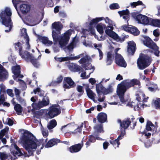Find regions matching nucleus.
<instances>
[{"label":"nucleus","instance_id":"obj_1","mask_svg":"<svg viewBox=\"0 0 160 160\" xmlns=\"http://www.w3.org/2000/svg\"><path fill=\"white\" fill-rule=\"evenodd\" d=\"M21 142L23 147L28 152L29 157L32 154L33 152L37 148H39L42 144L41 142L38 141L33 135L31 134L24 135L21 139Z\"/></svg>","mask_w":160,"mask_h":160},{"label":"nucleus","instance_id":"obj_2","mask_svg":"<svg viewBox=\"0 0 160 160\" xmlns=\"http://www.w3.org/2000/svg\"><path fill=\"white\" fill-rule=\"evenodd\" d=\"M104 19L106 23L108 24V26H107L105 30L106 34L108 36L118 42H122L124 40V38H120L112 30L113 29V26L115 25L114 23L108 18H104L103 17H99L93 19L90 22V25H91L94 23H97Z\"/></svg>","mask_w":160,"mask_h":160},{"label":"nucleus","instance_id":"obj_3","mask_svg":"<svg viewBox=\"0 0 160 160\" xmlns=\"http://www.w3.org/2000/svg\"><path fill=\"white\" fill-rule=\"evenodd\" d=\"M140 82L137 79H134L130 82H126L118 84L117 88V93L119 96L120 100L122 103L126 102V101L124 100L123 97L124 93L126 88L132 86L134 85H139Z\"/></svg>","mask_w":160,"mask_h":160},{"label":"nucleus","instance_id":"obj_4","mask_svg":"<svg viewBox=\"0 0 160 160\" xmlns=\"http://www.w3.org/2000/svg\"><path fill=\"white\" fill-rule=\"evenodd\" d=\"M10 150L11 155L8 154L5 152H0V159L1 160H5L7 159L14 160L17 158V156H21L23 154L21 150L15 144L11 145Z\"/></svg>","mask_w":160,"mask_h":160},{"label":"nucleus","instance_id":"obj_5","mask_svg":"<svg viewBox=\"0 0 160 160\" xmlns=\"http://www.w3.org/2000/svg\"><path fill=\"white\" fill-rule=\"evenodd\" d=\"M11 15L12 12L10 8H6L0 13V22L2 24L9 28L8 30H5L7 32L9 31L12 28V25L11 18Z\"/></svg>","mask_w":160,"mask_h":160},{"label":"nucleus","instance_id":"obj_6","mask_svg":"<svg viewBox=\"0 0 160 160\" xmlns=\"http://www.w3.org/2000/svg\"><path fill=\"white\" fill-rule=\"evenodd\" d=\"M32 102L31 106L32 108L31 111L33 113H35L36 110H39L48 105L49 103V100L48 97H44L42 100L38 99L36 96L32 97L30 99Z\"/></svg>","mask_w":160,"mask_h":160},{"label":"nucleus","instance_id":"obj_7","mask_svg":"<svg viewBox=\"0 0 160 160\" xmlns=\"http://www.w3.org/2000/svg\"><path fill=\"white\" fill-rule=\"evenodd\" d=\"M151 53L152 52L146 50L143 53L141 54L137 62L140 69H143L149 65L152 59L149 55H151Z\"/></svg>","mask_w":160,"mask_h":160},{"label":"nucleus","instance_id":"obj_8","mask_svg":"<svg viewBox=\"0 0 160 160\" xmlns=\"http://www.w3.org/2000/svg\"><path fill=\"white\" fill-rule=\"evenodd\" d=\"M144 44L147 47L151 48L154 51L155 55L157 57L159 56L160 52L158 50L159 47L149 38H147L144 41Z\"/></svg>","mask_w":160,"mask_h":160},{"label":"nucleus","instance_id":"obj_9","mask_svg":"<svg viewBox=\"0 0 160 160\" xmlns=\"http://www.w3.org/2000/svg\"><path fill=\"white\" fill-rule=\"evenodd\" d=\"M73 32V30H69L67 31L62 36L60 37L59 42L61 47L66 46L67 44L69 39L70 36Z\"/></svg>","mask_w":160,"mask_h":160},{"label":"nucleus","instance_id":"obj_10","mask_svg":"<svg viewBox=\"0 0 160 160\" xmlns=\"http://www.w3.org/2000/svg\"><path fill=\"white\" fill-rule=\"evenodd\" d=\"M60 113V106L57 105H54L50 107L48 113L50 118H52L59 114Z\"/></svg>","mask_w":160,"mask_h":160},{"label":"nucleus","instance_id":"obj_11","mask_svg":"<svg viewBox=\"0 0 160 160\" xmlns=\"http://www.w3.org/2000/svg\"><path fill=\"white\" fill-rule=\"evenodd\" d=\"M136 20L139 23L144 25H150L151 18L142 14L137 15L136 18Z\"/></svg>","mask_w":160,"mask_h":160},{"label":"nucleus","instance_id":"obj_12","mask_svg":"<svg viewBox=\"0 0 160 160\" xmlns=\"http://www.w3.org/2000/svg\"><path fill=\"white\" fill-rule=\"evenodd\" d=\"M76 84L72 78L69 77H66L64 79L63 84V88L65 89H69L75 87Z\"/></svg>","mask_w":160,"mask_h":160},{"label":"nucleus","instance_id":"obj_13","mask_svg":"<svg viewBox=\"0 0 160 160\" xmlns=\"http://www.w3.org/2000/svg\"><path fill=\"white\" fill-rule=\"evenodd\" d=\"M110 51L108 52L107 53V62H109L108 63V65H109L111 63V61L114 58V54L116 55L117 52L120 49V48H118L115 50L112 46H110L109 48Z\"/></svg>","mask_w":160,"mask_h":160},{"label":"nucleus","instance_id":"obj_14","mask_svg":"<svg viewBox=\"0 0 160 160\" xmlns=\"http://www.w3.org/2000/svg\"><path fill=\"white\" fill-rule=\"evenodd\" d=\"M21 57L24 58L27 60H30L31 62L35 66L37 67V62L36 59H34V58L30 55L28 52H25L24 53L22 52V55H20Z\"/></svg>","mask_w":160,"mask_h":160},{"label":"nucleus","instance_id":"obj_15","mask_svg":"<svg viewBox=\"0 0 160 160\" xmlns=\"http://www.w3.org/2000/svg\"><path fill=\"white\" fill-rule=\"evenodd\" d=\"M21 57L24 58L27 60H30L31 62L35 66L37 67V62L36 59H34V58L30 55L28 52H25L24 53L22 52V55H20Z\"/></svg>","mask_w":160,"mask_h":160},{"label":"nucleus","instance_id":"obj_16","mask_svg":"<svg viewBox=\"0 0 160 160\" xmlns=\"http://www.w3.org/2000/svg\"><path fill=\"white\" fill-rule=\"evenodd\" d=\"M81 58V59L79 61V62L82 64L86 63L89 60V57L86 54H81L77 55L72 58L73 60H77Z\"/></svg>","mask_w":160,"mask_h":160},{"label":"nucleus","instance_id":"obj_17","mask_svg":"<svg viewBox=\"0 0 160 160\" xmlns=\"http://www.w3.org/2000/svg\"><path fill=\"white\" fill-rule=\"evenodd\" d=\"M116 63L118 65L123 67H126L127 64L123 57L120 54H116L115 56Z\"/></svg>","mask_w":160,"mask_h":160},{"label":"nucleus","instance_id":"obj_18","mask_svg":"<svg viewBox=\"0 0 160 160\" xmlns=\"http://www.w3.org/2000/svg\"><path fill=\"white\" fill-rule=\"evenodd\" d=\"M127 43L128 52L130 54H133L136 49V43L132 41H128Z\"/></svg>","mask_w":160,"mask_h":160},{"label":"nucleus","instance_id":"obj_19","mask_svg":"<svg viewBox=\"0 0 160 160\" xmlns=\"http://www.w3.org/2000/svg\"><path fill=\"white\" fill-rule=\"evenodd\" d=\"M38 39L42 42L44 45L47 46H51L53 43V42L49 40L48 38L45 36H38Z\"/></svg>","mask_w":160,"mask_h":160},{"label":"nucleus","instance_id":"obj_20","mask_svg":"<svg viewBox=\"0 0 160 160\" xmlns=\"http://www.w3.org/2000/svg\"><path fill=\"white\" fill-rule=\"evenodd\" d=\"M22 36L24 38V41L25 42V44L27 46L26 48L30 49V46L29 44V39L26 32V30L25 28H22L21 30Z\"/></svg>","mask_w":160,"mask_h":160},{"label":"nucleus","instance_id":"obj_21","mask_svg":"<svg viewBox=\"0 0 160 160\" xmlns=\"http://www.w3.org/2000/svg\"><path fill=\"white\" fill-rule=\"evenodd\" d=\"M20 68L19 66H13L12 68V72L14 74L13 77L15 80H16V78L19 77L20 78H22L23 77L22 75L20 74Z\"/></svg>","mask_w":160,"mask_h":160},{"label":"nucleus","instance_id":"obj_22","mask_svg":"<svg viewBox=\"0 0 160 160\" xmlns=\"http://www.w3.org/2000/svg\"><path fill=\"white\" fill-rule=\"evenodd\" d=\"M24 21L31 26H33L38 23V22L35 20L31 16H28L24 19Z\"/></svg>","mask_w":160,"mask_h":160},{"label":"nucleus","instance_id":"obj_23","mask_svg":"<svg viewBox=\"0 0 160 160\" xmlns=\"http://www.w3.org/2000/svg\"><path fill=\"white\" fill-rule=\"evenodd\" d=\"M148 98L146 97L144 94L142 92H139L136 95V99L138 102H146Z\"/></svg>","mask_w":160,"mask_h":160},{"label":"nucleus","instance_id":"obj_24","mask_svg":"<svg viewBox=\"0 0 160 160\" xmlns=\"http://www.w3.org/2000/svg\"><path fill=\"white\" fill-rule=\"evenodd\" d=\"M125 132L124 131L122 132L121 134L118 136L117 139L115 140H112L110 141V143L112 144L116 148V145H117V147H118L119 145V143L118 142L119 140L122 139V137L125 134Z\"/></svg>","mask_w":160,"mask_h":160},{"label":"nucleus","instance_id":"obj_25","mask_svg":"<svg viewBox=\"0 0 160 160\" xmlns=\"http://www.w3.org/2000/svg\"><path fill=\"white\" fill-rule=\"evenodd\" d=\"M82 145L80 144L72 146L69 148V151L71 153H75L79 151L82 147Z\"/></svg>","mask_w":160,"mask_h":160},{"label":"nucleus","instance_id":"obj_26","mask_svg":"<svg viewBox=\"0 0 160 160\" xmlns=\"http://www.w3.org/2000/svg\"><path fill=\"white\" fill-rule=\"evenodd\" d=\"M127 105L131 107H133L135 110H137L138 109V108H143L145 105L142 104H141V103H138V104L136 105L134 102H128L127 104ZM145 106H146V105Z\"/></svg>","mask_w":160,"mask_h":160},{"label":"nucleus","instance_id":"obj_27","mask_svg":"<svg viewBox=\"0 0 160 160\" xmlns=\"http://www.w3.org/2000/svg\"><path fill=\"white\" fill-rule=\"evenodd\" d=\"M20 9L22 13L25 14L29 11L30 8L28 5L23 3L20 5Z\"/></svg>","mask_w":160,"mask_h":160},{"label":"nucleus","instance_id":"obj_28","mask_svg":"<svg viewBox=\"0 0 160 160\" xmlns=\"http://www.w3.org/2000/svg\"><path fill=\"white\" fill-rule=\"evenodd\" d=\"M98 121L101 123H103L105 122L107 118V115L106 114L103 112H100L98 114L97 117Z\"/></svg>","mask_w":160,"mask_h":160},{"label":"nucleus","instance_id":"obj_29","mask_svg":"<svg viewBox=\"0 0 160 160\" xmlns=\"http://www.w3.org/2000/svg\"><path fill=\"white\" fill-rule=\"evenodd\" d=\"M97 31L100 34H102L103 32V29H105V30L107 28V26L104 24L101 23L98 24L96 27Z\"/></svg>","mask_w":160,"mask_h":160},{"label":"nucleus","instance_id":"obj_30","mask_svg":"<svg viewBox=\"0 0 160 160\" xmlns=\"http://www.w3.org/2000/svg\"><path fill=\"white\" fill-rule=\"evenodd\" d=\"M157 127L154 126L152 123L150 121L147 122L146 125V129L148 131H154L156 130Z\"/></svg>","mask_w":160,"mask_h":160},{"label":"nucleus","instance_id":"obj_31","mask_svg":"<svg viewBox=\"0 0 160 160\" xmlns=\"http://www.w3.org/2000/svg\"><path fill=\"white\" fill-rule=\"evenodd\" d=\"M119 14L122 16V18L125 20L128 21L129 19V12L128 10H123L119 12Z\"/></svg>","mask_w":160,"mask_h":160},{"label":"nucleus","instance_id":"obj_32","mask_svg":"<svg viewBox=\"0 0 160 160\" xmlns=\"http://www.w3.org/2000/svg\"><path fill=\"white\" fill-rule=\"evenodd\" d=\"M69 69L72 71L78 72L80 70V67L79 66L74 63H70L68 65Z\"/></svg>","mask_w":160,"mask_h":160},{"label":"nucleus","instance_id":"obj_33","mask_svg":"<svg viewBox=\"0 0 160 160\" xmlns=\"http://www.w3.org/2000/svg\"><path fill=\"white\" fill-rule=\"evenodd\" d=\"M86 91L88 97L92 100L94 102H96V101L95 99V94L89 89H86Z\"/></svg>","mask_w":160,"mask_h":160},{"label":"nucleus","instance_id":"obj_34","mask_svg":"<svg viewBox=\"0 0 160 160\" xmlns=\"http://www.w3.org/2000/svg\"><path fill=\"white\" fill-rule=\"evenodd\" d=\"M8 74V72L3 68V67L0 64V76L3 80L7 77Z\"/></svg>","mask_w":160,"mask_h":160},{"label":"nucleus","instance_id":"obj_35","mask_svg":"<svg viewBox=\"0 0 160 160\" xmlns=\"http://www.w3.org/2000/svg\"><path fill=\"white\" fill-rule=\"evenodd\" d=\"M96 90L98 97V101L100 102H103L104 100L105 97L103 95H101V93L100 92L99 87H98V84H97L96 86Z\"/></svg>","mask_w":160,"mask_h":160},{"label":"nucleus","instance_id":"obj_36","mask_svg":"<svg viewBox=\"0 0 160 160\" xmlns=\"http://www.w3.org/2000/svg\"><path fill=\"white\" fill-rule=\"evenodd\" d=\"M52 27L57 30H61L63 27L62 25L60 22H55L52 24Z\"/></svg>","mask_w":160,"mask_h":160},{"label":"nucleus","instance_id":"obj_37","mask_svg":"<svg viewBox=\"0 0 160 160\" xmlns=\"http://www.w3.org/2000/svg\"><path fill=\"white\" fill-rule=\"evenodd\" d=\"M146 85L148 87V88L149 91L153 92L156 90L158 88L157 85L154 83H150V84L148 83Z\"/></svg>","mask_w":160,"mask_h":160},{"label":"nucleus","instance_id":"obj_38","mask_svg":"<svg viewBox=\"0 0 160 160\" xmlns=\"http://www.w3.org/2000/svg\"><path fill=\"white\" fill-rule=\"evenodd\" d=\"M58 140L55 139H52L49 140L45 145V147L47 148L51 147L55 145L58 142Z\"/></svg>","mask_w":160,"mask_h":160},{"label":"nucleus","instance_id":"obj_39","mask_svg":"<svg viewBox=\"0 0 160 160\" xmlns=\"http://www.w3.org/2000/svg\"><path fill=\"white\" fill-rule=\"evenodd\" d=\"M14 108L17 114L18 115L21 114L22 109V107L20 104H16L14 105Z\"/></svg>","mask_w":160,"mask_h":160},{"label":"nucleus","instance_id":"obj_40","mask_svg":"<svg viewBox=\"0 0 160 160\" xmlns=\"http://www.w3.org/2000/svg\"><path fill=\"white\" fill-rule=\"evenodd\" d=\"M98 86L99 87L100 92L101 93H103L104 94H107L111 92L110 89H106L101 85H98Z\"/></svg>","mask_w":160,"mask_h":160},{"label":"nucleus","instance_id":"obj_41","mask_svg":"<svg viewBox=\"0 0 160 160\" xmlns=\"http://www.w3.org/2000/svg\"><path fill=\"white\" fill-rule=\"evenodd\" d=\"M153 104L156 109H160V98H157L153 100Z\"/></svg>","mask_w":160,"mask_h":160},{"label":"nucleus","instance_id":"obj_42","mask_svg":"<svg viewBox=\"0 0 160 160\" xmlns=\"http://www.w3.org/2000/svg\"><path fill=\"white\" fill-rule=\"evenodd\" d=\"M129 32L132 33L135 36L139 34L140 32L137 28L134 27H131Z\"/></svg>","mask_w":160,"mask_h":160},{"label":"nucleus","instance_id":"obj_43","mask_svg":"<svg viewBox=\"0 0 160 160\" xmlns=\"http://www.w3.org/2000/svg\"><path fill=\"white\" fill-rule=\"evenodd\" d=\"M150 25L160 28V20L158 19H153L151 18Z\"/></svg>","mask_w":160,"mask_h":160},{"label":"nucleus","instance_id":"obj_44","mask_svg":"<svg viewBox=\"0 0 160 160\" xmlns=\"http://www.w3.org/2000/svg\"><path fill=\"white\" fill-rule=\"evenodd\" d=\"M56 125V121L55 120H52L48 123L47 127L49 129H51L55 127Z\"/></svg>","mask_w":160,"mask_h":160},{"label":"nucleus","instance_id":"obj_45","mask_svg":"<svg viewBox=\"0 0 160 160\" xmlns=\"http://www.w3.org/2000/svg\"><path fill=\"white\" fill-rule=\"evenodd\" d=\"M130 122L128 119L123 121L120 124V126L122 128L125 129L127 128L129 126Z\"/></svg>","mask_w":160,"mask_h":160},{"label":"nucleus","instance_id":"obj_46","mask_svg":"<svg viewBox=\"0 0 160 160\" xmlns=\"http://www.w3.org/2000/svg\"><path fill=\"white\" fill-rule=\"evenodd\" d=\"M15 47L16 49H18L20 55H22V44L20 42L16 43L15 44Z\"/></svg>","mask_w":160,"mask_h":160},{"label":"nucleus","instance_id":"obj_47","mask_svg":"<svg viewBox=\"0 0 160 160\" xmlns=\"http://www.w3.org/2000/svg\"><path fill=\"white\" fill-rule=\"evenodd\" d=\"M95 132L96 133H99L103 131V129L101 125H97L94 127Z\"/></svg>","mask_w":160,"mask_h":160},{"label":"nucleus","instance_id":"obj_48","mask_svg":"<svg viewBox=\"0 0 160 160\" xmlns=\"http://www.w3.org/2000/svg\"><path fill=\"white\" fill-rule=\"evenodd\" d=\"M131 27H130L126 25H123L121 27V29L126 32H129Z\"/></svg>","mask_w":160,"mask_h":160},{"label":"nucleus","instance_id":"obj_49","mask_svg":"<svg viewBox=\"0 0 160 160\" xmlns=\"http://www.w3.org/2000/svg\"><path fill=\"white\" fill-rule=\"evenodd\" d=\"M142 4V2L140 1H138L137 2H134L130 3L131 7L132 8L135 7L137 5Z\"/></svg>","mask_w":160,"mask_h":160},{"label":"nucleus","instance_id":"obj_50","mask_svg":"<svg viewBox=\"0 0 160 160\" xmlns=\"http://www.w3.org/2000/svg\"><path fill=\"white\" fill-rule=\"evenodd\" d=\"M82 131V127H78L76 129H75L73 132H72V134L76 135H78L81 133Z\"/></svg>","mask_w":160,"mask_h":160},{"label":"nucleus","instance_id":"obj_51","mask_svg":"<svg viewBox=\"0 0 160 160\" xmlns=\"http://www.w3.org/2000/svg\"><path fill=\"white\" fill-rule=\"evenodd\" d=\"M75 43V38H74L72 42L70 44L67 48V49L69 51H71L73 49V48L75 47L74 45Z\"/></svg>","mask_w":160,"mask_h":160},{"label":"nucleus","instance_id":"obj_52","mask_svg":"<svg viewBox=\"0 0 160 160\" xmlns=\"http://www.w3.org/2000/svg\"><path fill=\"white\" fill-rule=\"evenodd\" d=\"M95 141V138L93 136H90L89 139V141H88L86 143V145L89 146L90 144V142H94Z\"/></svg>","mask_w":160,"mask_h":160},{"label":"nucleus","instance_id":"obj_53","mask_svg":"<svg viewBox=\"0 0 160 160\" xmlns=\"http://www.w3.org/2000/svg\"><path fill=\"white\" fill-rule=\"evenodd\" d=\"M109 7L111 9H117L119 8V7L117 3H113L110 5Z\"/></svg>","mask_w":160,"mask_h":160},{"label":"nucleus","instance_id":"obj_54","mask_svg":"<svg viewBox=\"0 0 160 160\" xmlns=\"http://www.w3.org/2000/svg\"><path fill=\"white\" fill-rule=\"evenodd\" d=\"M41 130L43 136L45 137H47L48 135V132L47 130L44 129L42 127L41 128Z\"/></svg>","mask_w":160,"mask_h":160},{"label":"nucleus","instance_id":"obj_55","mask_svg":"<svg viewBox=\"0 0 160 160\" xmlns=\"http://www.w3.org/2000/svg\"><path fill=\"white\" fill-rule=\"evenodd\" d=\"M2 120L4 123L7 124L10 126L12 125L13 124V121L9 118H8L7 119V122H4V120L3 119Z\"/></svg>","mask_w":160,"mask_h":160},{"label":"nucleus","instance_id":"obj_56","mask_svg":"<svg viewBox=\"0 0 160 160\" xmlns=\"http://www.w3.org/2000/svg\"><path fill=\"white\" fill-rule=\"evenodd\" d=\"M14 91L15 95L17 98H18L19 96L21 91L18 89L16 88H14Z\"/></svg>","mask_w":160,"mask_h":160},{"label":"nucleus","instance_id":"obj_57","mask_svg":"<svg viewBox=\"0 0 160 160\" xmlns=\"http://www.w3.org/2000/svg\"><path fill=\"white\" fill-rule=\"evenodd\" d=\"M94 47L99 51V50H101L102 48V45L101 44H96L94 43L93 44Z\"/></svg>","mask_w":160,"mask_h":160},{"label":"nucleus","instance_id":"obj_58","mask_svg":"<svg viewBox=\"0 0 160 160\" xmlns=\"http://www.w3.org/2000/svg\"><path fill=\"white\" fill-rule=\"evenodd\" d=\"M5 88L4 85L2 84H0V93L2 92L3 94L5 91Z\"/></svg>","mask_w":160,"mask_h":160},{"label":"nucleus","instance_id":"obj_59","mask_svg":"<svg viewBox=\"0 0 160 160\" xmlns=\"http://www.w3.org/2000/svg\"><path fill=\"white\" fill-rule=\"evenodd\" d=\"M52 35L53 38V40L55 42H56L57 39V38L58 37L56 33L53 30L52 31Z\"/></svg>","mask_w":160,"mask_h":160},{"label":"nucleus","instance_id":"obj_60","mask_svg":"<svg viewBox=\"0 0 160 160\" xmlns=\"http://www.w3.org/2000/svg\"><path fill=\"white\" fill-rule=\"evenodd\" d=\"M7 93L9 96L12 97L13 96V93L12 90L11 89H8L7 91Z\"/></svg>","mask_w":160,"mask_h":160},{"label":"nucleus","instance_id":"obj_61","mask_svg":"<svg viewBox=\"0 0 160 160\" xmlns=\"http://www.w3.org/2000/svg\"><path fill=\"white\" fill-rule=\"evenodd\" d=\"M87 64V66H85V65H84L83 66V67L86 70L87 69H91L92 68V67L91 65L88 63H87L86 64Z\"/></svg>","mask_w":160,"mask_h":160},{"label":"nucleus","instance_id":"obj_62","mask_svg":"<svg viewBox=\"0 0 160 160\" xmlns=\"http://www.w3.org/2000/svg\"><path fill=\"white\" fill-rule=\"evenodd\" d=\"M98 52L99 53V59L100 60H101L103 57V53L101 50H99Z\"/></svg>","mask_w":160,"mask_h":160},{"label":"nucleus","instance_id":"obj_63","mask_svg":"<svg viewBox=\"0 0 160 160\" xmlns=\"http://www.w3.org/2000/svg\"><path fill=\"white\" fill-rule=\"evenodd\" d=\"M4 94L2 93V92L0 93V103H2L3 101L4 100Z\"/></svg>","mask_w":160,"mask_h":160},{"label":"nucleus","instance_id":"obj_64","mask_svg":"<svg viewBox=\"0 0 160 160\" xmlns=\"http://www.w3.org/2000/svg\"><path fill=\"white\" fill-rule=\"evenodd\" d=\"M153 34L156 37H158L159 35V32L158 29L154 30L153 31Z\"/></svg>","mask_w":160,"mask_h":160}]
</instances>
